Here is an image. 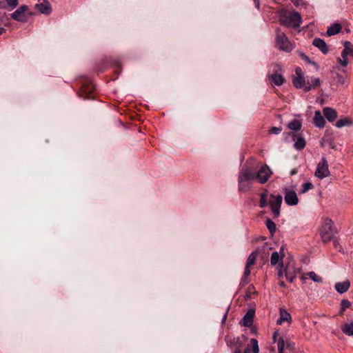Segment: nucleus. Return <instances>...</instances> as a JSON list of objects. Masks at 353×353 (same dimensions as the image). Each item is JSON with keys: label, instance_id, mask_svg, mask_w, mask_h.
Returning <instances> with one entry per match:
<instances>
[{"label": "nucleus", "instance_id": "nucleus-35", "mask_svg": "<svg viewBox=\"0 0 353 353\" xmlns=\"http://www.w3.org/2000/svg\"><path fill=\"white\" fill-rule=\"evenodd\" d=\"M251 345L252 346V351L253 353H259V347L258 345V341L255 339H252L250 340Z\"/></svg>", "mask_w": 353, "mask_h": 353}, {"label": "nucleus", "instance_id": "nucleus-55", "mask_svg": "<svg viewBox=\"0 0 353 353\" xmlns=\"http://www.w3.org/2000/svg\"><path fill=\"white\" fill-rule=\"evenodd\" d=\"M276 335H277V332H275L273 334V340H274V342H276Z\"/></svg>", "mask_w": 353, "mask_h": 353}, {"label": "nucleus", "instance_id": "nucleus-12", "mask_svg": "<svg viewBox=\"0 0 353 353\" xmlns=\"http://www.w3.org/2000/svg\"><path fill=\"white\" fill-rule=\"evenodd\" d=\"M312 44L314 46L319 49V50L324 54H327L329 52L328 46L324 40L320 38H315Z\"/></svg>", "mask_w": 353, "mask_h": 353}, {"label": "nucleus", "instance_id": "nucleus-6", "mask_svg": "<svg viewBox=\"0 0 353 353\" xmlns=\"http://www.w3.org/2000/svg\"><path fill=\"white\" fill-rule=\"evenodd\" d=\"M282 201V196L270 194V206L275 217H278L280 215V208Z\"/></svg>", "mask_w": 353, "mask_h": 353}, {"label": "nucleus", "instance_id": "nucleus-45", "mask_svg": "<svg viewBox=\"0 0 353 353\" xmlns=\"http://www.w3.org/2000/svg\"><path fill=\"white\" fill-rule=\"evenodd\" d=\"M295 72H296V77H304L303 76V73L302 72V70L301 68L299 67H297L296 69H295Z\"/></svg>", "mask_w": 353, "mask_h": 353}, {"label": "nucleus", "instance_id": "nucleus-29", "mask_svg": "<svg viewBox=\"0 0 353 353\" xmlns=\"http://www.w3.org/2000/svg\"><path fill=\"white\" fill-rule=\"evenodd\" d=\"M342 331L346 335L353 336V322L345 323L342 328Z\"/></svg>", "mask_w": 353, "mask_h": 353}, {"label": "nucleus", "instance_id": "nucleus-16", "mask_svg": "<svg viewBox=\"0 0 353 353\" xmlns=\"http://www.w3.org/2000/svg\"><path fill=\"white\" fill-rule=\"evenodd\" d=\"M314 123L316 127L322 128L325 126V119L319 110H316L314 113Z\"/></svg>", "mask_w": 353, "mask_h": 353}, {"label": "nucleus", "instance_id": "nucleus-60", "mask_svg": "<svg viewBox=\"0 0 353 353\" xmlns=\"http://www.w3.org/2000/svg\"><path fill=\"white\" fill-rule=\"evenodd\" d=\"M2 4H3V2L0 1V8H3V6H1Z\"/></svg>", "mask_w": 353, "mask_h": 353}, {"label": "nucleus", "instance_id": "nucleus-40", "mask_svg": "<svg viewBox=\"0 0 353 353\" xmlns=\"http://www.w3.org/2000/svg\"><path fill=\"white\" fill-rule=\"evenodd\" d=\"M331 241L333 242V245L336 249H338L339 252L343 251L342 247L339 243V239L336 236L333 237V239H332Z\"/></svg>", "mask_w": 353, "mask_h": 353}, {"label": "nucleus", "instance_id": "nucleus-3", "mask_svg": "<svg viewBox=\"0 0 353 353\" xmlns=\"http://www.w3.org/2000/svg\"><path fill=\"white\" fill-rule=\"evenodd\" d=\"M280 21L281 24L286 26H292L297 28L302 23L301 16L299 12L294 11L288 15L281 17Z\"/></svg>", "mask_w": 353, "mask_h": 353}, {"label": "nucleus", "instance_id": "nucleus-32", "mask_svg": "<svg viewBox=\"0 0 353 353\" xmlns=\"http://www.w3.org/2000/svg\"><path fill=\"white\" fill-rule=\"evenodd\" d=\"M307 275L314 282L316 283H322L323 279L318 276L314 272H310L307 274Z\"/></svg>", "mask_w": 353, "mask_h": 353}, {"label": "nucleus", "instance_id": "nucleus-48", "mask_svg": "<svg viewBox=\"0 0 353 353\" xmlns=\"http://www.w3.org/2000/svg\"><path fill=\"white\" fill-rule=\"evenodd\" d=\"M228 311H229V307H228L225 310V312L223 316V318H222V320H221V322L222 323H225L226 319H227V317H228Z\"/></svg>", "mask_w": 353, "mask_h": 353}, {"label": "nucleus", "instance_id": "nucleus-53", "mask_svg": "<svg viewBox=\"0 0 353 353\" xmlns=\"http://www.w3.org/2000/svg\"><path fill=\"white\" fill-rule=\"evenodd\" d=\"M247 277H243L242 279H241V283H243V284H245V283H248V280L246 279Z\"/></svg>", "mask_w": 353, "mask_h": 353}, {"label": "nucleus", "instance_id": "nucleus-43", "mask_svg": "<svg viewBox=\"0 0 353 353\" xmlns=\"http://www.w3.org/2000/svg\"><path fill=\"white\" fill-rule=\"evenodd\" d=\"M281 130H282V129L281 128L272 127L270 130V132L271 134H279L281 132Z\"/></svg>", "mask_w": 353, "mask_h": 353}, {"label": "nucleus", "instance_id": "nucleus-5", "mask_svg": "<svg viewBox=\"0 0 353 353\" xmlns=\"http://www.w3.org/2000/svg\"><path fill=\"white\" fill-rule=\"evenodd\" d=\"M272 173L270 168L267 165H263L256 172H254V180L258 179L261 184H263L268 181Z\"/></svg>", "mask_w": 353, "mask_h": 353}, {"label": "nucleus", "instance_id": "nucleus-37", "mask_svg": "<svg viewBox=\"0 0 353 353\" xmlns=\"http://www.w3.org/2000/svg\"><path fill=\"white\" fill-rule=\"evenodd\" d=\"M277 346L279 351H284L286 345V341L283 338H279L277 341Z\"/></svg>", "mask_w": 353, "mask_h": 353}, {"label": "nucleus", "instance_id": "nucleus-61", "mask_svg": "<svg viewBox=\"0 0 353 353\" xmlns=\"http://www.w3.org/2000/svg\"><path fill=\"white\" fill-rule=\"evenodd\" d=\"M283 248L281 247V249H280V252H283Z\"/></svg>", "mask_w": 353, "mask_h": 353}, {"label": "nucleus", "instance_id": "nucleus-56", "mask_svg": "<svg viewBox=\"0 0 353 353\" xmlns=\"http://www.w3.org/2000/svg\"><path fill=\"white\" fill-rule=\"evenodd\" d=\"M6 31L4 28L0 27V35L2 34Z\"/></svg>", "mask_w": 353, "mask_h": 353}, {"label": "nucleus", "instance_id": "nucleus-20", "mask_svg": "<svg viewBox=\"0 0 353 353\" xmlns=\"http://www.w3.org/2000/svg\"><path fill=\"white\" fill-rule=\"evenodd\" d=\"M293 139L294 141V148L298 150H301L303 149L305 146V141L303 137L301 136H296L295 135L293 137Z\"/></svg>", "mask_w": 353, "mask_h": 353}, {"label": "nucleus", "instance_id": "nucleus-23", "mask_svg": "<svg viewBox=\"0 0 353 353\" xmlns=\"http://www.w3.org/2000/svg\"><path fill=\"white\" fill-rule=\"evenodd\" d=\"M272 82L276 85H281L283 83L285 79L281 74L274 73L270 75Z\"/></svg>", "mask_w": 353, "mask_h": 353}, {"label": "nucleus", "instance_id": "nucleus-24", "mask_svg": "<svg viewBox=\"0 0 353 353\" xmlns=\"http://www.w3.org/2000/svg\"><path fill=\"white\" fill-rule=\"evenodd\" d=\"M352 125V121L347 117L338 120L335 124L336 127L338 128H341L344 126H350Z\"/></svg>", "mask_w": 353, "mask_h": 353}, {"label": "nucleus", "instance_id": "nucleus-27", "mask_svg": "<svg viewBox=\"0 0 353 353\" xmlns=\"http://www.w3.org/2000/svg\"><path fill=\"white\" fill-rule=\"evenodd\" d=\"M347 55V52L346 50H343L341 52L342 58H337L338 62L340 63L341 65H343V67H346L348 64Z\"/></svg>", "mask_w": 353, "mask_h": 353}, {"label": "nucleus", "instance_id": "nucleus-63", "mask_svg": "<svg viewBox=\"0 0 353 353\" xmlns=\"http://www.w3.org/2000/svg\"><path fill=\"white\" fill-rule=\"evenodd\" d=\"M279 353H284L283 351H279Z\"/></svg>", "mask_w": 353, "mask_h": 353}, {"label": "nucleus", "instance_id": "nucleus-28", "mask_svg": "<svg viewBox=\"0 0 353 353\" xmlns=\"http://www.w3.org/2000/svg\"><path fill=\"white\" fill-rule=\"evenodd\" d=\"M257 256H258V252H252L248 256V258L247 259L245 265L246 266H250V267L253 265L255 263V261H256Z\"/></svg>", "mask_w": 353, "mask_h": 353}, {"label": "nucleus", "instance_id": "nucleus-7", "mask_svg": "<svg viewBox=\"0 0 353 353\" xmlns=\"http://www.w3.org/2000/svg\"><path fill=\"white\" fill-rule=\"evenodd\" d=\"M28 10V7L26 5L21 6L19 8H17L14 12L10 14L11 19L25 23L27 21V17L26 15V12Z\"/></svg>", "mask_w": 353, "mask_h": 353}, {"label": "nucleus", "instance_id": "nucleus-11", "mask_svg": "<svg viewBox=\"0 0 353 353\" xmlns=\"http://www.w3.org/2000/svg\"><path fill=\"white\" fill-rule=\"evenodd\" d=\"M39 3L35 5V8L42 14H50L51 13V6L48 0H38Z\"/></svg>", "mask_w": 353, "mask_h": 353}, {"label": "nucleus", "instance_id": "nucleus-41", "mask_svg": "<svg viewBox=\"0 0 353 353\" xmlns=\"http://www.w3.org/2000/svg\"><path fill=\"white\" fill-rule=\"evenodd\" d=\"M11 9L15 8L18 5V0H6Z\"/></svg>", "mask_w": 353, "mask_h": 353}, {"label": "nucleus", "instance_id": "nucleus-34", "mask_svg": "<svg viewBox=\"0 0 353 353\" xmlns=\"http://www.w3.org/2000/svg\"><path fill=\"white\" fill-rule=\"evenodd\" d=\"M284 271H285V277L287 279V280L290 282H293L294 278H295V274L294 272H290L288 270V268H285L284 269Z\"/></svg>", "mask_w": 353, "mask_h": 353}, {"label": "nucleus", "instance_id": "nucleus-15", "mask_svg": "<svg viewBox=\"0 0 353 353\" xmlns=\"http://www.w3.org/2000/svg\"><path fill=\"white\" fill-rule=\"evenodd\" d=\"M280 317L276 321L278 325H281L284 321L290 323L292 321L291 315L284 308H280Z\"/></svg>", "mask_w": 353, "mask_h": 353}, {"label": "nucleus", "instance_id": "nucleus-30", "mask_svg": "<svg viewBox=\"0 0 353 353\" xmlns=\"http://www.w3.org/2000/svg\"><path fill=\"white\" fill-rule=\"evenodd\" d=\"M239 183V190L241 192H247L251 188L250 182H238Z\"/></svg>", "mask_w": 353, "mask_h": 353}, {"label": "nucleus", "instance_id": "nucleus-26", "mask_svg": "<svg viewBox=\"0 0 353 353\" xmlns=\"http://www.w3.org/2000/svg\"><path fill=\"white\" fill-rule=\"evenodd\" d=\"M301 126H302L301 122L297 119L292 120L288 125V127L290 130H294V131L300 130L301 128Z\"/></svg>", "mask_w": 353, "mask_h": 353}, {"label": "nucleus", "instance_id": "nucleus-47", "mask_svg": "<svg viewBox=\"0 0 353 353\" xmlns=\"http://www.w3.org/2000/svg\"><path fill=\"white\" fill-rule=\"evenodd\" d=\"M343 45H344V49H343V50H346V51H347V50H348L349 48H350L352 46H353L352 45L351 42L347 41H345V42H344V43H343Z\"/></svg>", "mask_w": 353, "mask_h": 353}, {"label": "nucleus", "instance_id": "nucleus-54", "mask_svg": "<svg viewBox=\"0 0 353 353\" xmlns=\"http://www.w3.org/2000/svg\"><path fill=\"white\" fill-rule=\"evenodd\" d=\"M279 285H280V286H281V287H282V288H286V285H285V283L283 281H281V282L279 283Z\"/></svg>", "mask_w": 353, "mask_h": 353}, {"label": "nucleus", "instance_id": "nucleus-4", "mask_svg": "<svg viewBox=\"0 0 353 353\" xmlns=\"http://www.w3.org/2000/svg\"><path fill=\"white\" fill-rule=\"evenodd\" d=\"M328 163L325 157H322L321 161L318 163L315 171V176L320 179H323L330 176Z\"/></svg>", "mask_w": 353, "mask_h": 353}, {"label": "nucleus", "instance_id": "nucleus-17", "mask_svg": "<svg viewBox=\"0 0 353 353\" xmlns=\"http://www.w3.org/2000/svg\"><path fill=\"white\" fill-rule=\"evenodd\" d=\"M342 26L339 23H334L327 28L326 35L328 37L335 35L341 32Z\"/></svg>", "mask_w": 353, "mask_h": 353}, {"label": "nucleus", "instance_id": "nucleus-25", "mask_svg": "<svg viewBox=\"0 0 353 353\" xmlns=\"http://www.w3.org/2000/svg\"><path fill=\"white\" fill-rule=\"evenodd\" d=\"M312 84L308 82V85L304 87L305 92H309L312 89H315L320 85V79L319 78H314L312 79Z\"/></svg>", "mask_w": 353, "mask_h": 353}, {"label": "nucleus", "instance_id": "nucleus-18", "mask_svg": "<svg viewBox=\"0 0 353 353\" xmlns=\"http://www.w3.org/2000/svg\"><path fill=\"white\" fill-rule=\"evenodd\" d=\"M350 286V282L348 280H347L343 282L336 283L335 284V289L339 293L343 294L348 290Z\"/></svg>", "mask_w": 353, "mask_h": 353}, {"label": "nucleus", "instance_id": "nucleus-19", "mask_svg": "<svg viewBox=\"0 0 353 353\" xmlns=\"http://www.w3.org/2000/svg\"><path fill=\"white\" fill-rule=\"evenodd\" d=\"M254 316V310H249L243 319V325L245 327H250L253 323V319Z\"/></svg>", "mask_w": 353, "mask_h": 353}, {"label": "nucleus", "instance_id": "nucleus-59", "mask_svg": "<svg viewBox=\"0 0 353 353\" xmlns=\"http://www.w3.org/2000/svg\"><path fill=\"white\" fill-rule=\"evenodd\" d=\"M250 349L249 347H247V348L244 350L243 353H249V352H250Z\"/></svg>", "mask_w": 353, "mask_h": 353}, {"label": "nucleus", "instance_id": "nucleus-44", "mask_svg": "<svg viewBox=\"0 0 353 353\" xmlns=\"http://www.w3.org/2000/svg\"><path fill=\"white\" fill-rule=\"evenodd\" d=\"M336 77H337V81L339 83L341 84V85H343L345 83V79L344 77H342V75H341L340 74L337 73L336 74Z\"/></svg>", "mask_w": 353, "mask_h": 353}, {"label": "nucleus", "instance_id": "nucleus-49", "mask_svg": "<svg viewBox=\"0 0 353 353\" xmlns=\"http://www.w3.org/2000/svg\"><path fill=\"white\" fill-rule=\"evenodd\" d=\"M284 273H285V271H284V270H283V267H279V270L278 272V276L279 277H281V276H283Z\"/></svg>", "mask_w": 353, "mask_h": 353}, {"label": "nucleus", "instance_id": "nucleus-39", "mask_svg": "<svg viewBox=\"0 0 353 353\" xmlns=\"http://www.w3.org/2000/svg\"><path fill=\"white\" fill-rule=\"evenodd\" d=\"M268 205L267 197H265L264 195H261L260 201H259V207L261 208H264Z\"/></svg>", "mask_w": 353, "mask_h": 353}, {"label": "nucleus", "instance_id": "nucleus-22", "mask_svg": "<svg viewBox=\"0 0 353 353\" xmlns=\"http://www.w3.org/2000/svg\"><path fill=\"white\" fill-rule=\"evenodd\" d=\"M225 341L228 345V346L232 347H239V348L241 346L240 339L239 338H232L230 336H225Z\"/></svg>", "mask_w": 353, "mask_h": 353}, {"label": "nucleus", "instance_id": "nucleus-13", "mask_svg": "<svg viewBox=\"0 0 353 353\" xmlns=\"http://www.w3.org/2000/svg\"><path fill=\"white\" fill-rule=\"evenodd\" d=\"M324 117L329 122H333L338 117L336 111L330 107H325L323 109Z\"/></svg>", "mask_w": 353, "mask_h": 353}, {"label": "nucleus", "instance_id": "nucleus-57", "mask_svg": "<svg viewBox=\"0 0 353 353\" xmlns=\"http://www.w3.org/2000/svg\"><path fill=\"white\" fill-rule=\"evenodd\" d=\"M261 195H264L265 197L268 196V190H265L263 193L261 194Z\"/></svg>", "mask_w": 353, "mask_h": 353}, {"label": "nucleus", "instance_id": "nucleus-8", "mask_svg": "<svg viewBox=\"0 0 353 353\" xmlns=\"http://www.w3.org/2000/svg\"><path fill=\"white\" fill-rule=\"evenodd\" d=\"M254 180V172H251L247 167L243 166L239 172L238 182H250Z\"/></svg>", "mask_w": 353, "mask_h": 353}, {"label": "nucleus", "instance_id": "nucleus-1", "mask_svg": "<svg viewBox=\"0 0 353 353\" xmlns=\"http://www.w3.org/2000/svg\"><path fill=\"white\" fill-rule=\"evenodd\" d=\"M336 234H338V230L332 219L328 217L323 218L321 228L319 230L322 241L324 243H327L333 239V237H335Z\"/></svg>", "mask_w": 353, "mask_h": 353}, {"label": "nucleus", "instance_id": "nucleus-10", "mask_svg": "<svg viewBox=\"0 0 353 353\" xmlns=\"http://www.w3.org/2000/svg\"><path fill=\"white\" fill-rule=\"evenodd\" d=\"M285 201L288 205H296L299 202L296 193L294 190L286 189L285 194Z\"/></svg>", "mask_w": 353, "mask_h": 353}, {"label": "nucleus", "instance_id": "nucleus-2", "mask_svg": "<svg viewBox=\"0 0 353 353\" xmlns=\"http://www.w3.org/2000/svg\"><path fill=\"white\" fill-rule=\"evenodd\" d=\"M276 46L287 52H291L294 48L287 36L280 29H277L276 32Z\"/></svg>", "mask_w": 353, "mask_h": 353}, {"label": "nucleus", "instance_id": "nucleus-58", "mask_svg": "<svg viewBox=\"0 0 353 353\" xmlns=\"http://www.w3.org/2000/svg\"><path fill=\"white\" fill-rule=\"evenodd\" d=\"M234 353H241V351L239 347H237V349H236L234 352Z\"/></svg>", "mask_w": 353, "mask_h": 353}, {"label": "nucleus", "instance_id": "nucleus-50", "mask_svg": "<svg viewBox=\"0 0 353 353\" xmlns=\"http://www.w3.org/2000/svg\"><path fill=\"white\" fill-rule=\"evenodd\" d=\"M347 54L353 57V46L347 50Z\"/></svg>", "mask_w": 353, "mask_h": 353}, {"label": "nucleus", "instance_id": "nucleus-31", "mask_svg": "<svg viewBox=\"0 0 353 353\" xmlns=\"http://www.w3.org/2000/svg\"><path fill=\"white\" fill-rule=\"evenodd\" d=\"M265 225L270 232L273 234L276 229L274 222H273L270 219H267Z\"/></svg>", "mask_w": 353, "mask_h": 353}, {"label": "nucleus", "instance_id": "nucleus-21", "mask_svg": "<svg viewBox=\"0 0 353 353\" xmlns=\"http://www.w3.org/2000/svg\"><path fill=\"white\" fill-rule=\"evenodd\" d=\"M294 86L296 88H303L305 85H308V82L306 83L304 77H294L292 80Z\"/></svg>", "mask_w": 353, "mask_h": 353}, {"label": "nucleus", "instance_id": "nucleus-9", "mask_svg": "<svg viewBox=\"0 0 353 353\" xmlns=\"http://www.w3.org/2000/svg\"><path fill=\"white\" fill-rule=\"evenodd\" d=\"M95 90V86L91 83L85 84L79 93L80 97L85 99H94V97L92 95L93 92Z\"/></svg>", "mask_w": 353, "mask_h": 353}, {"label": "nucleus", "instance_id": "nucleus-36", "mask_svg": "<svg viewBox=\"0 0 353 353\" xmlns=\"http://www.w3.org/2000/svg\"><path fill=\"white\" fill-rule=\"evenodd\" d=\"M299 56L303 59L305 61H306L307 63H310V64H312V65H316V64L311 61V59H310V57L308 56H307L306 54H305L304 53H303L302 52H297Z\"/></svg>", "mask_w": 353, "mask_h": 353}, {"label": "nucleus", "instance_id": "nucleus-33", "mask_svg": "<svg viewBox=\"0 0 353 353\" xmlns=\"http://www.w3.org/2000/svg\"><path fill=\"white\" fill-rule=\"evenodd\" d=\"M341 311L340 314H343V312L348 307H350L351 303L347 299H343L341 302Z\"/></svg>", "mask_w": 353, "mask_h": 353}, {"label": "nucleus", "instance_id": "nucleus-38", "mask_svg": "<svg viewBox=\"0 0 353 353\" xmlns=\"http://www.w3.org/2000/svg\"><path fill=\"white\" fill-rule=\"evenodd\" d=\"M313 185L312 183H311L310 182H307V183H305L303 185V188L301 191V193L303 194V193H305L306 192H307L308 190H311L313 188Z\"/></svg>", "mask_w": 353, "mask_h": 353}, {"label": "nucleus", "instance_id": "nucleus-42", "mask_svg": "<svg viewBox=\"0 0 353 353\" xmlns=\"http://www.w3.org/2000/svg\"><path fill=\"white\" fill-rule=\"evenodd\" d=\"M295 348V343L290 341H286V345L285 349L290 350L291 351H294Z\"/></svg>", "mask_w": 353, "mask_h": 353}, {"label": "nucleus", "instance_id": "nucleus-52", "mask_svg": "<svg viewBox=\"0 0 353 353\" xmlns=\"http://www.w3.org/2000/svg\"><path fill=\"white\" fill-rule=\"evenodd\" d=\"M297 173V170L296 168L293 169L290 172V175H294Z\"/></svg>", "mask_w": 353, "mask_h": 353}, {"label": "nucleus", "instance_id": "nucleus-14", "mask_svg": "<svg viewBox=\"0 0 353 353\" xmlns=\"http://www.w3.org/2000/svg\"><path fill=\"white\" fill-rule=\"evenodd\" d=\"M284 257V254L282 253L281 256H280L278 252H272L270 257V263L272 265H278L279 267H283V258Z\"/></svg>", "mask_w": 353, "mask_h": 353}, {"label": "nucleus", "instance_id": "nucleus-62", "mask_svg": "<svg viewBox=\"0 0 353 353\" xmlns=\"http://www.w3.org/2000/svg\"><path fill=\"white\" fill-rule=\"evenodd\" d=\"M301 279H302L303 281H304V280H305V279H306V278H305V276H302V277H301Z\"/></svg>", "mask_w": 353, "mask_h": 353}, {"label": "nucleus", "instance_id": "nucleus-46", "mask_svg": "<svg viewBox=\"0 0 353 353\" xmlns=\"http://www.w3.org/2000/svg\"><path fill=\"white\" fill-rule=\"evenodd\" d=\"M250 266H246L245 267V270H244V273H243V276L244 277H248V276L250 275Z\"/></svg>", "mask_w": 353, "mask_h": 353}, {"label": "nucleus", "instance_id": "nucleus-51", "mask_svg": "<svg viewBox=\"0 0 353 353\" xmlns=\"http://www.w3.org/2000/svg\"><path fill=\"white\" fill-rule=\"evenodd\" d=\"M254 4H255V6L257 9H259V6H260V2H259V0H254Z\"/></svg>", "mask_w": 353, "mask_h": 353}]
</instances>
